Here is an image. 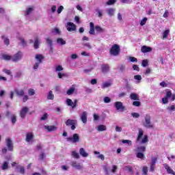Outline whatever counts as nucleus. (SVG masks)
<instances>
[{"label":"nucleus","mask_w":175,"mask_h":175,"mask_svg":"<svg viewBox=\"0 0 175 175\" xmlns=\"http://www.w3.org/2000/svg\"><path fill=\"white\" fill-rule=\"evenodd\" d=\"M120 51L121 49L120 48V45L115 44L109 49V54L113 57H117V55H120Z\"/></svg>","instance_id":"f257e3e1"},{"label":"nucleus","mask_w":175,"mask_h":175,"mask_svg":"<svg viewBox=\"0 0 175 175\" xmlns=\"http://www.w3.org/2000/svg\"><path fill=\"white\" fill-rule=\"evenodd\" d=\"M169 98H171L172 102H174L175 100V94H172V91H167L165 96L161 100L163 105L169 103Z\"/></svg>","instance_id":"f03ea898"},{"label":"nucleus","mask_w":175,"mask_h":175,"mask_svg":"<svg viewBox=\"0 0 175 175\" xmlns=\"http://www.w3.org/2000/svg\"><path fill=\"white\" fill-rule=\"evenodd\" d=\"M145 128L148 129H152L154 128V124L151 122V116L150 115H146L145 122L143 124Z\"/></svg>","instance_id":"7ed1b4c3"},{"label":"nucleus","mask_w":175,"mask_h":175,"mask_svg":"<svg viewBox=\"0 0 175 175\" xmlns=\"http://www.w3.org/2000/svg\"><path fill=\"white\" fill-rule=\"evenodd\" d=\"M66 126H71V130L75 131L76 129V125H77V120L68 119L65 122Z\"/></svg>","instance_id":"20e7f679"},{"label":"nucleus","mask_w":175,"mask_h":175,"mask_svg":"<svg viewBox=\"0 0 175 175\" xmlns=\"http://www.w3.org/2000/svg\"><path fill=\"white\" fill-rule=\"evenodd\" d=\"M66 103L68 106H70L72 109H76L79 105V100L77 99L74 100V102L70 98H67Z\"/></svg>","instance_id":"39448f33"},{"label":"nucleus","mask_w":175,"mask_h":175,"mask_svg":"<svg viewBox=\"0 0 175 175\" xmlns=\"http://www.w3.org/2000/svg\"><path fill=\"white\" fill-rule=\"evenodd\" d=\"M21 58H23V52L18 51L16 54L13 55L12 61H13V62H18V61H20Z\"/></svg>","instance_id":"423d86ee"},{"label":"nucleus","mask_w":175,"mask_h":175,"mask_svg":"<svg viewBox=\"0 0 175 175\" xmlns=\"http://www.w3.org/2000/svg\"><path fill=\"white\" fill-rule=\"evenodd\" d=\"M68 142H72L73 143H78L80 142V137H79V134H74L72 137H67Z\"/></svg>","instance_id":"0eeeda50"},{"label":"nucleus","mask_w":175,"mask_h":175,"mask_svg":"<svg viewBox=\"0 0 175 175\" xmlns=\"http://www.w3.org/2000/svg\"><path fill=\"white\" fill-rule=\"evenodd\" d=\"M114 106L116 110H121V111H125V107L122 105V102H120V101L115 102Z\"/></svg>","instance_id":"6e6552de"},{"label":"nucleus","mask_w":175,"mask_h":175,"mask_svg":"<svg viewBox=\"0 0 175 175\" xmlns=\"http://www.w3.org/2000/svg\"><path fill=\"white\" fill-rule=\"evenodd\" d=\"M67 31H68V32H72L73 31H76V25H75L72 22H68L67 23Z\"/></svg>","instance_id":"1a4fd4ad"},{"label":"nucleus","mask_w":175,"mask_h":175,"mask_svg":"<svg viewBox=\"0 0 175 175\" xmlns=\"http://www.w3.org/2000/svg\"><path fill=\"white\" fill-rule=\"evenodd\" d=\"M157 161H158V158L154 157L152 158V161L150 163V172H154L155 170V163H157Z\"/></svg>","instance_id":"9d476101"},{"label":"nucleus","mask_w":175,"mask_h":175,"mask_svg":"<svg viewBox=\"0 0 175 175\" xmlns=\"http://www.w3.org/2000/svg\"><path fill=\"white\" fill-rule=\"evenodd\" d=\"M29 109L27 107H24L20 111V116L22 118H25V116H27V113L29 111Z\"/></svg>","instance_id":"9b49d317"},{"label":"nucleus","mask_w":175,"mask_h":175,"mask_svg":"<svg viewBox=\"0 0 175 175\" xmlns=\"http://www.w3.org/2000/svg\"><path fill=\"white\" fill-rule=\"evenodd\" d=\"M141 51L142 53H151L152 51V48L150 46H147L146 45H144L141 47Z\"/></svg>","instance_id":"f8f14e48"},{"label":"nucleus","mask_w":175,"mask_h":175,"mask_svg":"<svg viewBox=\"0 0 175 175\" xmlns=\"http://www.w3.org/2000/svg\"><path fill=\"white\" fill-rule=\"evenodd\" d=\"M87 111H83L81 115V120L83 124H87Z\"/></svg>","instance_id":"ddd939ff"},{"label":"nucleus","mask_w":175,"mask_h":175,"mask_svg":"<svg viewBox=\"0 0 175 175\" xmlns=\"http://www.w3.org/2000/svg\"><path fill=\"white\" fill-rule=\"evenodd\" d=\"M101 70L103 73H107L110 70V66H109V64H103L101 66Z\"/></svg>","instance_id":"4468645a"},{"label":"nucleus","mask_w":175,"mask_h":175,"mask_svg":"<svg viewBox=\"0 0 175 175\" xmlns=\"http://www.w3.org/2000/svg\"><path fill=\"white\" fill-rule=\"evenodd\" d=\"M71 165L72 166V167H75V169H77V170H81V169H83L81 165L76 161H72L71 163Z\"/></svg>","instance_id":"2eb2a0df"},{"label":"nucleus","mask_w":175,"mask_h":175,"mask_svg":"<svg viewBox=\"0 0 175 175\" xmlns=\"http://www.w3.org/2000/svg\"><path fill=\"white\" fill-rule=\"evenodd\" d=\"M79 154L83 157V158H87L90 155L87 152H85V150L83 148H81L79 149Z\"/></svg>","instance_id":"dca6fc26"},{"label":"nucleus","mask_w":175,"mask_h":175,"mask_svg":"<svg viewBox=\"0 0 175 175\" xmlns=\"http://www.w3.org/2000/svg\"><path fill=\"white\" fill-rule=\"evenodd\" d=\"M90 29L89 31V33L90 35H95V25H94V23L90 22Z\"/></svg>","instance_id":"f3484780"},{"label":"nucleus","mask_w":175,"mask_h":175,"mask_svg":"<svg viewBox=\"0 0 175 175\" xmlns=\"http://www.w3.org/2000/svg\"><path fill=\"white\" fill-rule=\"evenodd\" d=\"M144 135V133L143 132V130H142V129H139L138 131V136L136 139L137 143H139V142L142 140V138L143 137Z\"/></svg>","instance_id":"a211bd4d"},{"label":"nucleus","mask_w":175,"mask_h":175,"mask_svg":"<svg viewBox=\"0 0 175 175\" xmlns=\"http://www.w3.org/2000/svg\"><path fill=\"white\" fill-rule=\"evenodd\" d=\"M44 129H46L48 132H54L57 131V126H44Z\"/></svg>","instance_id":"6ab92c4d"},{"label":"nucleus","mask_w":175,"mask_h":175,"mask_svg":"<svg viewBox=\"0 0 175 175\" xmlns=\"http://www.w3.org/2000/svg\"><path fill=\"white\" fill-rule=\"evenodd\" d=\"M164 167L167 170L168 174H175L174 171H173V170H172V168L169 167V165H167V163L164 164Z\"/></svg>","instance_id":"aec40b11"},{"label":"nucleus","mask_w":175,"mask_h":175,"mask_svg":"<svg viewBox=\"0 0 175 175\" xmlns=\"http://www.w3.org/2000/svg\"><path fill=\"white\" fill-rule=\"evenodd\" d=\"M7 147L8 148V151H13V144H12V139H7Z\"/></svg>","instance_id":"412c9836"},{"label":"nucleus","mask_w":175,"mask_h":175,"mask_svg":"<svg viewBox=\"0 0 175 175\" xmlns=\"http://www.w3.org/2000/svg\"><path fill=\"white\" fill-rule=\"evenodd\" d=\"M36 59L38 61V64H42L43 59H44V56H43V55L38 54L36 55Z\"/></svg>","instance_id":"4be33fe9"},{"label":"nucleus","mask_w":175,"mask_h":175,"mask_svg":"<svg viewBox=\"0 0 175 175\" xmlns=\"http://www.w3.org/2000/svg\"><path fill=\"white\" fill-rule=\"evenodd\" d=\"M130 99H131V100H140L139 95L136 93H131L130 94Z\"/></svg>","instance_id":"5701e85b"},{"label":"nucleus","mask_w":175,"mask_h":175,"mask_svg":"<svg viewBox=\"0 0 175 175\" xmlns=\"http://www.w3.org/2000/svg\"><path fill=\"white\" fill-rule=\"evenodd\" d=\"M32 139H33V133H28L26 135V142L27 143H29V142H31V140H32Z\"/></svg>","instance_id":"b1692460"},{"label":"nucleus","mask_w":175,"mask_h":175,"mask_svg":"<svg viewBox=\"0 0 175 175\" xmlns=\"http://www.w3.org/2000/svg\"><path fill=\"white\" fill-rule=\"evenodd\" d=\"M136 152H146V146H141L137 147L135 150Z\"/></svg>","instance_id":"393cba45"},{"label":"nucleus","mask_w":175,"mask_h":175,"mask_svg":"<svg viewBox=\"0 0 175 175\" xmlns=\"http://www.w3.org/2000/svg\"><path fill=\"white\" fill-rule=\"evenodd\" d=\"M123 170H128L130 174L133 175V169L130 165H126L123 167Z\"/></svg>","instance_id":"a878e982"},{"label":"nucleus","mask_w":175,"mask_h":175,"mask_svg":"<svg viewBox=\"0 0 175 175\" xmlns=\"http://www.w3.org/2000/svg\"><path fill=\"white\" fill-rule=\"evenodd\" d=\"M12 57L8 54L1 55V59H4L5 61H10V59H12Z\"/></svg>","instance_id":"bb28decb"},{"label":"nucleus","mask_w":175,"mask_h":175,"mask_svg":"<svg viewBox=\"0 0 175 175\" xmlns=\"http://www.w3.org/2000/svg\"><path fill=\"white\" fill-rule=\"evenodd\" d=\"M169 32H170V30L169 29L163 31L162 37L163 40H164V39H167V36H169Z\"/></svg>","instance_id":"cd10ccee"},{"label":"nucleus","mask_w":175,"mask_h":175,"mask_svg":"<svg viewBox=\"0 0 175 175\" xmlns=\"http://www.w3.org/2000/svg\"><path fill=\"white\" fill-rule=\"evenodd\" d=\"M40 44V40L39 38H36L34 41V49L36 50L39 49V45Z\"/></svg>","instance_id":"c85d7f7f"},{"label":"nucleus","mask_w":175,"mask_h":175,"mask_svg":"<svg viewBox=\"0 0 175 175\" xmlns=\"http://www.w3.org/2000/svg\"><path fill=\"white\" fill-rule=\"evenodd\" d=\"M16 169H19V173H21V174H25V168L24 167L17 165Z\"/></svg>","instance_id":"c756f323"},{"label":"nucleus","mask_w":175,"mask_h":175,"mask_svg":"<svg viewBox=\"0 0 175 175\" xmlns=\"http://www.w3.org/2000/svg\"><path fill=\"white\" fill-rule=\"evenodd\" d=\"M15 92L18 96H24L25 92L23 90H15Z\"/></svg>","instance_id":"7c9ffc66"},{"label":"nucleus","mask_w":175,"mask_h":175,"mask_svg":"<svg viewBox=\"0 0 175 175\" xmlns=\"http://www.w3.org/2000/svg\"><path fill=\"white\" fill-rule=\"evenodd\" d=\"M57 43L58 44H62V46H64V44H66V41L64 40V39L59 38L57 39Z\"/></svg>","instance_id":"2f4dec72"},{"label":"nucleus","mask_w":175,"mask_h":175,"mask_svg":"<svg viewBox=\"0 0 175 175\" xmlns=\"http://www.w3.org/2000/svg\"><path fill=\"white\" fill-rule=\"evenodd\" d=\"M107 128H106V126L103 125V124H100L98 126V131L99 132H103V131H106Z\"/></svg>","instance_id":"473e14b6"},{"label":"nucleus","mask_w":175,"mask_h":175,"mask_svg":"<svg viewBox=\"0 0 175 175\" xmlns=\"http://www.w3.org/2000/svg\"><path fill=\"white\" fill-rule=\"evenodd\" d=\"M116 10H114V8H109L107 10V14H109V16H114V12Z\"/></svg>","instance_id":"72a5a7b5"},{"label":"nucleus","mask_w":175,"mask_h":175,"mask_svg":"<svg viewBox=\"0 0 175 175\" xmlns=\"http://www.w3.org/2000/svg\"><path fill=\"white\" fill-rule=\"evenodd\" d=\"M111 85V83L110 82H104L101 86V88L105 89L110 87Z\"/></svg>","instance_id":"f704fd0d"},{"label":"nucleus","mask_w":175,"mask_h":175,"mask_svg":"<svg viewBox=\"0 0 175 175\" xmlns=\"http://www.w3.org/2000/svg\"><path fill=\"white\" fill-rule=\"evenodd\" d=\"M3 170H6L8 169H9V163L7 161H5L1 167Z\"/></svg>","instance_id":"c9c22d12"},{"label":"nucleus","mask_w":175,"mask_h":175,"mask_svg":"<svg viewBox=\"0 0 175 175\" xmlns=\"http://www.w3.org/2000/svg\"><path fill=\"white\" fill-rule=\"evenodd\" d=\"M47 99H49L50 100H53V99H54V94H53V91H49Z\"/></svg>","instance_id":"e433bc0d"},{"label":"nucleus","mask_w":175,"mask_h":175,"mask_svg":"<svg viewBox=\"0 0 175 175\" xmlns=\"http://www.w3.org/2000/svg\"><path fill=\"white\" fill-rule=\"evenodd\" d=\"M142 144H144L146 143H148V135H144V138L142 139L141 142Z\"/></svg>","instance_id":"4c0bfd02"},{"label":"nucleus","mask_w":175,"mask_h":175,"mask_svg":"<svg viewBox=\"0 0 175 175\" xmlns=\"http://www.w3.org/2000/svg\"><path fill=\"white\" fill-rule=\"evenodd\" d=\"M33 10V8H29L25 12V15L28 16L32 13V11Z\"/></svg>","instance_id":"58836bf2"},{"label":"nucleus","mask_w":175,"mask_h":175,"mask_svg":"<svg viewBox=\"0 0 175 175\" xmlns=\"http://www.w3.org/2000/svg\"><path fill=\"white\" fill-rule=\"evenodd\" d=\"M136 157L139 159H144V154L143 152H137Z\"/></svg>","instance_id":"ea45409f"},{"label":"nucleus","mask_w":175,"mask_h":175,"mask_svg":"<svg viewBox=\"0 0 175 175\" xmlns=\"http://www.w3.org/2000/svg\"><path fill=\"white\" fill-rule=\"evenodd\" d=\"M95 29L99 33L105 32V29L100 27V26H95Z\"/></svg>","instance_id":"a19ab883"},{"label":"nucleus","mask_w":175,"mask_h":175,"mask_svg":"<svg viewBox=\"0 0 175 175\" xmlns=\"http://www.w3.org/2000/svg\"><path fill=\"white\" fill-rule=\"evenodd\" d=\"M133 106H135V107H139V106H142V103L137 100L133 101Z\"/></svg>","instance_id":"79ce46f5"},{"label":"nucleus","mask_w":175,"mask_h":175,"mask_svg":"<svg viewBox=\"0 0 175 175\" xmlns=\"http://www.w3.org/2000/svg\"><path fill=\"white\" fill-rule=\"evenodd\" d=\"M72 155L76 159H79V158H80V155H79V153H77L76 151H72Z\"/></svg>","instance_id":"37998d69"},{"label":"nucleus","mask_w":175,"mask_h":175,"mask_svg":"<svg viewBox=\"0 0 175 175\" xmlns=\"http://www.w3.org/2000/svg\"><path fill=\"white\" fill-rule=\"evenodd\" d=\"M142 66H144V68L148 66V59L142 60Z\"/></svg>","instance_id":"c03bdc74"},{"label":"nucleus","mask_w":175,"mask_h":175,"mask_svg":"<svg viewBox=\"0 0 175 175\" xmlns=\"http://www.w3.org/2000/svg\"><path fill=\"white\" fill-rule=\"evenodd\" d=\"M142 172H143V174L144 175H148V168L147 167V166H144L142 168Z\"/></svg>","instance_id":"a18cd8bd"},{"label":"nucleus","mask_w":175,"mask_h":175,"mask_svg":"<svg viewBox=\"0 0 175 175\" xmlns=\"http://www.w3.org/2000/svg\"><path fill=\"white\" fill-rule=\"evenodd\" d=\"M122 143H123V144H129V146H132V141H131V140L123 139L122 141Z\"/></svg>","instance_id":"49530a36"},{"label":"nucleus","mask_w":175,"mask_h":175,"mask_svg":"<svg viewBox=\"0 0 175 175\" xmlns=\"http://www.w3.org/2000/svg\"><path fill=\"white\" fill-rule=\"evenodd\" d=\"M75 92V88H70L67 91V95H72Z\"/></svg>","instance_id":"de8ad7c7"},{"label":"nucleus","mask_w":175,"mask_h":175,"mask_svg":"<svg viewBox=\"0 0 175 175\" xmlns=\"http://www.w3.org/2000/svg\"><path fill=\"white\" fill-rule=\"evenodd\" d=\"M28 94L30 96L35 95V90L32 88L28 90Z\"/></svg>","instance_id":"09e8293b"},{"label":"nucleus","mask_w":175,"mask_h":175,"mask_svg":"<svg viewBox=\"0 0 175 175\" xmlns=\"http://www.w3.org/2000/svg\"><path fill=\"white\" fill-rule=\"evenodd\" d=\"M117 2V0H109L107 3L106 5H114Z\"/></svg>","instance_id":"8fccbe9b"},{"label":"nucleus","mask_w":175,"mask_h":175,"mask_svg":"<svg viewBox=\"0 0 175 175\" xmlns=\"http://www.w3.org/2000/svg\"><path fill=\"white\" fill-rule=\"evenodd\" d=\"M17 121V117H16V116L12 115V119H11V122H12V124L14 125L16 124V122Z\"/></svg>","instance_id":"3c124183"},{"label":"nucleus","mask_w":175,"mask_h":175,"mask_svg":"<svg viewBox=\"0 0 175 175\" xmlns=\"http://www.w3.org/2000/svg\"><path fill=\"white\" fill-rule=\"evenodd\" d=\"M46 43L49 44V46H50V47L53 46V40H51V39H50V38H48L46 39Z\"/></svg>","instance_id":"603ef678"},{"label":"nucleus","mask_w":175,"mask_h":175,"mask_svg":"<svg viewBox=\"0 0 175 175\" xmlns=\"http://www.w3.org/2000/svg\"><path fill=\"white\" fill-rule=\"evenodd\" d=\"M83 46L84 47H88V49L89 50H91V49H92V46H91V44H90V42L84 43V44H83Z\"/></svg>","instance_id":"864d4df0"},{"label":"nucleus","mask_w":175,"mask_h":175,"mask_svg":"<svg viewBox=\"0 0 175 175\" xmlns=\"http://www.w3.org/2000/svg\"><path fill=\"white\" fill-rule=\"evenodd\" d=\"M133 70H136L137 72L140 71V68H139V66L137 64H134L133 66Z\"/></svg>","instance_id":"5fc2aeb1"},{"label":"nucleus","mask_w":175,"mask_h":175,"mask_svg":"<svg viewBox=\"0 0 175 175\" xmlns=\"http://www.w3.org/2000/svg\"><path fill=\"white\" fill-rule=\"evenodd\" d=\"M146 23H147V18H144L140 22V25L143 27V25H146Z\"/></svg>","instance_id":"6e6d98bb"},{"label":"nucleus","mask_w":175,"mask_h":175,"mask_svg":"<svg viewBox=\"0 0 175 175\" xmlns=\"http://www.w3.org/2000/svg\"><path fill=\"white\" fill-rule=\"evenodd\" d=\"M62 70H64V68H62V66L58 65L56 66V72H61Z\"/></svg>","instance_id":"4d7b16f0"},{"label":"nucleus","mask_w":175,"mask_h":175,"mask_svg":"<svg viewBox=\"0 0 175 175\" xmlns=\"http://www.w3.org/2000/svg\"><path fill=\"white\" fill-rule=\"evenodd\" d=\"M104 102L105 103H110L111 102V99L109 97H105L104 98Z\"/></svg>","instance_id":"13d9d810"},{"label":"nucleus","mask_w":175,"mask_h":175,"mask_svg":"<svg viewBox=\"0 0 175 175\" xmlns=\"http://www.w3.org/2000/svg\"><path fill=\"white\" fill-rule=\"evenodd\" d=\"M131 115L134 118H139V117H140V114L136 112L132 113Z\"/></svg>","instance_id":"bf43d9fd"},{"label":"nucleus","mask_w":175,"mask_h":175,"mask_svg":"<svg viewBox=\"0 0 175 175\" xmlns=\"http://www.w3.org/2000/svg\"><path fill=\"white\" fill-rule=\"evenodd\" d=\"M48 115L47 113H44L42 117L40 118L41 121H46L47 120Z\"/></svg>","instance_id":"052dcab7"},{"label":"nucleus","mask_w":175,"mask_h":175,"mask_svg":"<svg viewBox=\"0 0 175 175\" xmlns=\"http://www.w3.org/2000/svg\"><path fill=\"white\" fill-rule=\"evenodd\" d=\"M62 10H64V6L60 5L57 9V14H60L62 13Z\"/></svg>","instance_id":"680f3d73"},{"label":"nucleus","mask_w":175,"mask_h":175,"mask_svg":"<svg viewBox=\"0 0 175 175\" xmlns=\"http://www.w3.org/2000/svg\"><path fill=\"white\" fill-rule=\"evenodd\" d=\"M135 80H138V81H142V76L141 75H135L134 76Z\"/></svg>","instance_id":"e2e57ef3"},{"label":"nucleus","mask_w":175,"mask_h":175,"mask_svg":"<svg viewBox=\"0 0 175 175\" xmlns=\"http://www.w3.org/2000/svg\"><path fill=\"white\" fill-rule=\"evenodd\" d=\"M4 43L6 44V46H9L10 44V41L9 40V38H4Z\"/></svg>","instance_id":"0e129e2a"},{"label":"nucleus","mask_w":175,"mask_h":175,"mask_svg":"<svg viewBox=\"0 0 175 175\" xmlns=\"http://www.w3.org/2000/svg\"><path fill=\"white\" fill-rule=\"evenodd\" d=\"M119 69L120 70V72H124V70H125V65L122 64L120 66Z\"/></svg>","instance_id":"69168bd1"},{"label":"nucleus","mask_w":175,"mask_h":175,"mask_svg":"<svg viewBox=\"0 0 175 175\" xmlns=\"http://www.w3.org/2000/svg\"><path fill=\"white\" fill-rule=\"evenodd\" d=\"M20 40L23 46H27V42H25V40H24V38H21Z\"/></svg>","instance_id":"338daca9"},{"label":"nucleus","mask_w":175,"mask_h":175,"mask_svg":"<svg viewBox=\"0 0 175 175\" xmlns=\"http://www.w3.org/2000/svg\"><path fill=\"white\" fill-rule=\"evenodd\" d=\"M111 172H112L113 173H116V172H117V165H113L112 166V170H111Z\"/></svg>","instance_id":"774afa93"}]
</instances>
